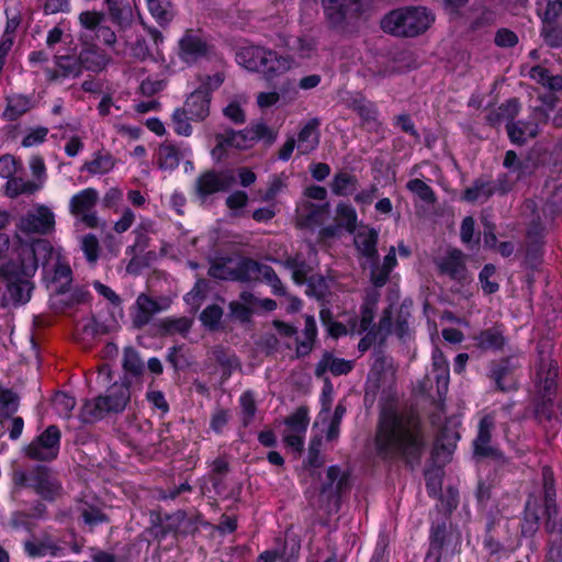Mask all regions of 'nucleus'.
Returning a JSON list of instances; mask_svg holds the SVG:
<instances>
[{
    "mask_svg": "<svg viewBox=\"0 0 562 562\" xmlns=\"http://www.w3.org/2000/svg\"><path fill=\"white\" fill-rule=\"evenodd\" d=\"M506 130L510 140L515 144H524L538 134V125L533 121L508 122Z\"/></svg>",
    "mask_w": 562,
    "mask_h": 562,
    "instance_id": "7c9ffc66",
    "label": "nucleus"
},
{
    "mask_svg": "<svg viewBox=\"0 0 562 562\" xmlns=\"http://www.w3.org/2000/svg\"><path fill=\"white\" fill-rule=\"evenodd\" d=\"M268 57L269 49L256 45L244 46L236 54L237 63L250 71H261Z\"/></svg>",
    "mask_w": 562,
    "mask_h": 562,
    "instance_id": "4be33fe9",
    "label": "nucleus"
},
{
    "mask_svg": "<svg viewBox=\"0 0 562 562\" xmlns=\"http://www.w3.org/2000/svg\"><path fill=\"white\" fill-rule=\"evenodd\" d=\"M317 335V327L313 316L305 317V326L303 330V339L296 342V356L305 357L312 349Z\"/></svg>",
    "mask_w": 562,
    "mask_h": 562,
    "instance_id": "c9c22d12",
    "label": "nucleus"
},
{
    "mask_svg": "<svg viewBox=\"0 0 562 562\" xmlns=\"http://www.w3.org/2000/svg\"><path fill=\"white\" fill-rule=\"evenodd\" d=\"M79 243L87 260L90 262H95L100 252V246L97 236L93 234H86L80 237Z\"/></svg>",
    "mask_w": 562,
    "mask_h": 562,
    "instance_id": "864d4df0",
    "label": "nucleus"
},
{
    "mask_svg": "<svg viewBox=\"0 0 562 562\" xmlns=\"http://www.w3.org/2000/svg\"><path fill=\"white\" fill-rule=\"evenodd\" d=\"M75 406L76 398L67 393L58 392L53 398V407L60 417L69 418Z\"/></svg>",
    "mask_w": 562,
    "mask_h": 562,
    "instance_id": "3c124183",
    "label": "nucleus"
},
{
    "mask_svg": "<svg viewBox=\"0 0 562 562\" xmlns=\"http://www.w3.org/2000/svg\"><path fill=\"white\" fill-rule=\"evenodd\" d=\"M252 143L265 139L268 143L274 142L277 134L265 123H257L248 127Z\"/></svg>",
    "mask_w": 562,
    "mask_h": 562,
    "instance_id": "69168bd1",
    "label": "nucleus"
},
{
    "mask_svg": "<svg viewBox=\"0 0 562 562\" xmlns=\"http://www.w3.org/2000/svg\"><path fill=\"white\" fill-rule=\"evenodd\" d=\"M45 74L47 80L56 82L78 77L81 74L79 57L58 56L55 60V67H47Z\"/></svg>",
    "mask_w": 562,
    "mask_h": 562,
    "instance_id": "412c9836",
    "label": "nucleus"
},
{
    "mask_svg": "<svg viewBox=\"0 0 562 562\" xmlns=\"http://www.w3.org/2000/svg\"><path fill=\"white\" fill-rule=\"evenodd\" d=\"M284 46L301 58L311 57L316 49V43L311 37H288Z\"/></svg>",
    "mask_w": 562,
    "mask_h": 562,
    "instance_id": "a19ab883",
    "label": "nucleus"
},
{
    "mask_svg": "<svg viewBox=\"0 0 562 562\" xmlns=\"http://www.w3.org/2000/svg\"><path fill=\"white\" fill-rule=\"evenodd\" d=\"M494 193L491 182L475 181L463 194V200L468 202H485Z\"/></svg>",
    "mask_w": 562,
    "mask_h": 562,
    "instance_id": "a18cd8bd",
    "label": "nucleus"
},
{
    "mask_svg": "<svg viewBox=\"0 0 562 562\" xmlns=\"http://www.w3.org/2000/svg\"><path fill=\"white\" fill-rule=\"evenodd\" d=\"M406 188L425 203L432 204L436 202L434 190L420 179L409 180Z\"/></svg>",
    "mask_w": 562,
    "mask_h": 562,
    "instance_id": "603ef678",
    "label": "nucleus"
},
{
    "mask_svg": "<svg viewBox=\"0 0 562 562\" xmlns=\"http://www.w3.org/2000/svg\"><path fill=\"white\" fill-rule=\"evenodd\" d=\"M190 153L188 147L180 148L172 144H162L157 153L158 166L164 170H175L179 166L180 160Z\"/></svg>",
    "mask_w": 562,
    "mask_h": 562,
    "instance_id": "a878e982",
    "label": "nucleus"
},
{
    "mask_svg": "<svg viewBox=\"0 0 562 562\" xmlns=\"http://www.w3.org/2000/svg\"><path fill=\"white\" fill-rule=\"evenodd\" d=\"M380 300V292L376 289L368 290L361 306V318L350 324L352 334L361 335L373 327L376 304Z\"/></svg>",
    "mask_w": 562,
    "mask_h": 562,
    "instance_id": "6ab92c4d",
    "label": "nucleus"
},
{
    "mask_svg": "<svg viewBox=\"0 0 562 562\" xmlns=\"http://www.w3.org/2000/svg\"><path fill=\"white\" fill-rule=\"evenodd\" d=\"M38 263L42 262L44 278L52 282L61 281L68 283L71 279V269L68 265L61 262L49 245V251L45 255H37Z\"/></svg>",
    "mask_w": 562,
    "mask_h": 562,
    "instance_id": "a211bd4d",
    "label": "nucleus"
},
{
    "mask_svg": "<svg viewBox=\"0 0 562 562\" xmlns=\"http://www.w3.org/2000/svg\"><path fill=\"white\" fill-rule=\"evenodd\" d=\"M131 387L126 381L114 382L102 395L87 400L80 411L83 423H94L108 414L123 412L131 402Z\"/></svg>",
    "mask_w": 562,
    "mask_h": 562,
    "instance_id": "20e7f679",
    "label": "nucleus"
},
{
    "mask_svg": "<svg viewBox=\"0 0 562 562\" xmlns=\"http://www.w3.org/2000/svg\"><path fill=\"white\" fill-rule=\"evenodd\" d=\"M224 79L222 72L199 77V86L188 95L182 106L192 121L201 122L209 116L212 92L222 86Z\"/></svg>",
    "mask_w": 562,
    "mask_h": 562,
    "instance_id": "0eeeda50",
    "label": "nucleus"
},
{
    "mask_svg": "<svg viewBox=\"0 0 562 562\" xmlns=\"http://www.w3.org/2000/svg\"><path fill=\"white\" fill-rule=\"evenodd\" d=\"M32 106L31 100L25 95H12L7 99V108L3 116L9 121H14L26 113Z\"/></svg>",
    "mask_w": 562,
    "mask_h": 562,
    "instance_id": "4c0bfd02",
    "label": "nucleus"
},
{
    "mask_svg": "<svg viewBox=\"0 0 562 562\" xmlns=\"http://www.w3.org/2000/svg\"><path fill=\"white\" fill-rule=\"evenodd\" d=\"M41 190V183H34L32 180H24L19 177H12L4 184V193L9 198H16L22 194H33Z\"/></svg>",
    "mask_w": 562,
    "mask_h": 562,
    "instance_id": "f704fd0d",
    "label": "nucleus"
},
{
    "mask_svg": "<svg viewBox=\"0 0 562 562\" xmlns=\"http://www.w3.org/2000/svg\"><path fill=\"white\" fill-rule=\"evenodd\" d=\"M47 251V240L20 243L10 250L9 261L0 268V308L29 302L32 291L29 279L38 269L37 255H45Z\"/></svg>",
    "mask_w": 562,
    "mask_h": 562,
    "instance_id": "f257e3e1",
    "label": "nucleus"
},
{
    "mask_svg": "<svg viewBox=\"0 0 562 562\" xmlns=\"http://www.w3.org/2000/svg\"><path fill=\"white\" fill-rule=\"evenodd\" d=\"M122 40L125 43L126 48L130 50L128 55L136 60H145L150 56L149 48L145 38L136 37L132 41V36L128 34H122Z\"/></svg>",
    "mask_w": 562,
    "mask_h": 562,
    "instance_id": "49530a36",
    "label": "nucleus"
},
{
    "mask_svg": "<svg viewBox=\"0 0 562 562\" xmlns=\"http://www.w3.org/2000/svg\"><path fill=\"white\" fill-rule=\"evenodd\" d=\"M5 14L7 25L2 38L0 40V54L4 56L10 50L13 44L14 33L20 25V15L16 10L7 9Z\"/></svg>",
    "mask_w": 562,
    "mask_h": 562,
    "instance_id": "e433bc0d",
    "label": "nucleus"
},
{
    "mask_svg": "<svg viewBox=\"0 0 562 562\" xmlns=\"http://www.w3.org/2000/svg\"><path fill=\"white\" fill-rule=\"evenodd\" d=\"M30 170L33 176V182L34 183H41V189L44 187L47 173H46V166L44 162V159L41 156H32L30 159Z\"/></svg>",
    "mask_w": 562,
    "mask_h": 562,
    "instance_id": "680f3d73",
    "label": "nucleus"
},
{
    "mask_svg": "<svg viewBox=\"0 0 562 562\" xmlns=\"http://www.w3.org/2000/svg\"><path fill=\"white\" fill-rule=\"evenodd\" d=\"M247 258L241 259H225L222 261H216L211 265L209 269V274L212 278L222 279V280H232V281H245Z\"/></svg>",
    "mask_w": 562,
    "mask_h": 562,
    "instance_id": "aec40b11",
    "label": "nucleus"
},
{
    "mask_svg": "<svg viewBox=\"0 0 562 562\" xmlns=\"http://www.w3.org/2000/svg\"><path fill=\"white\" fill-rule=\"evenodd\" d=\"M55 227V214L45 205H37L33 210L29 211L24 216L20 218L18 224V233L12 244L14 249L20 243L32 244L35 240H42L35 238L31 240H24L22 235L40 234L45 235L54 231Z\"/></svg>",
    "mask_w": 562,
    "mask_h": 562,
    "instance_id": "1a4fd4ad",
    "label": "nucleus"
},
{
    "mask_svg": "<svg viewBox=\"0 0 562 562\" xmlns=\"http://www.w3.org/2000/svg\"><path fill=\"white\" fill-rule=\"evenodd\" d=\"M100 194L94 188H86L69 199L68 210L75 218V225H82L85 228H98L102 226V222L98 216L97 205Z\"/></svg>",
    "mask_w": 562,
    "mask_h": 562,
    "instance_id": "6e6552de",
    "label": "nucleus"
},
{
    "mask_svg": "<svg viewBox=\"0 0 562 562\" xmlns=\"http://www.w3.org/2000/svg\"><path fill=\"white\" fill-rule=\"evenodd\" d=\"M13 495H18L22 488L31 487L44 499L53 501L60 493V484L44 467H36L30 473L16 470L13 473Z\"/></svg>",
    "mask_w": 562,
    "mask_h": 562,
    "instance_id": "423d86ee",
    "label": "nucleus"
},
{
    "mask_svg": "<svg viewBox=\"0 0 562 562\" xmlns=\"http://www.w3.org/2000/svg\"><path fill=\"white\" fill-rule=\"evenodd\" d=\"M352 109L360 115L366 124H375L378 119V110L375 105L366 99H356L352 102Z\"/></svg>",
    "mask_w": 562,
    "mask_h": 562,
    "instance_id": "8fccbe9b",
    "label": "nucleus"
},
{
    "mask_svg": "<svg viewBox=\"0 0 562 562\" xmlns=\"http://www.w3.org/2000/svg\"><path fill=\"white\" fill-rule=\"evenodd\" d=\"M375 445L378 452L385 458L417 459L423 449L417 419L393 411L383 412Z\"/></svg>",
    "mask_w": 562,
    "mask_h": 562,
    "instance_id": "f03ea898",
    "label": "nucleus"
},
{
    "mask_svg": "<svg viewBox=\"0 0 562 562\" xmlns=\"http://www.w3.org/2000/svg\"><path fill=\"white\" fill-rule=\"evenodd\" d=\"M288 265L292 272V278L295 283L302 284L307 280V276L311 272V267L302 260L294 258L288 261Z\"/></svg>",
    "mask_w": 562,
    "mask_h": 562,
    "instance_id": "0e129e2a",
    "label": "nucleus"
},
{
    "mask_svg": "<svg viewBox=\"0 0 562 562\" xmlns=\"http://www.w3.org/2000/svg\"><path fill=\"white\" fill-rule=\"evenodd\" d=\"M378 232L372 228L360 229L355 236L357 249L367 258L373 259L376 256Z\"/></svg>",
    "mask_w": 562,
    "mask_h": 562,
    "instance_id": "473e14b6",
    "label": "nucleus"
},
{
    "mask_svg": "<svg viewBox=\"0 0 562 562\" xmlns=\"http://www.w3.org/2000/svg\"><path fill=\"white\" fill-rule=\"evenodd\" d=\"M550 535L547 562H562V515L559 520L546 522Z\"/></svg>",
    "mask_w": 562,
    "mask_h": 562,
    "instance_id": "c756f323",
    "label": "nucleus"
},
{
    "mask_svg": "<svg viewBox=\"0 0 562 562\" xmlns=\"http://www.w3.org/2000/svg\"><path fill=\"white\" fill-rule=\"evenodd\" d=\"M206 43L192 31H187L179 40L178 58L187 66L195 64L206 54Z\"/></svg>",
    "mask_w": 562,
    "mask_h": 562,
    "instance_id": "dca6fc26",
    "label": "nucleus"
},
{
    "mask_svg": "<svg viewBox=\"0 0 562 562\" xmlns=\"http://www.w3.org/2000/svg\"><path fill=\"white\" fill-rule=\"evenodd\" d=\"M103 19L104 15L95 11H85L79 15L80 25L85 30L93 32H97L98 27L101 26Z\"/></svg>",
    "mask_w": 562,
    "mask_h": 562,
    "instance_id": "e2e57ef3",
    "label": "nucleus"
},
{
    "mask_svg": "<svg viewBox=\"0 0 562 562\" xmlns=\"http://www.w3.org/2000/svg\"><path fill=\"white\" fill-rule=\"evenodd\" d=\"M357 183L355 176L348 172H338L331 181V192L339 196L350 195L357 190Z\"/></svg>",
    "mask_w": 562,
    "mask_h": 562,
    "instance_id": "ea45409f",
    "label": "nucleus"
},
{
    "mask_svg": "<svg viewBox=\"0 0 562 562\" xmlns=\"http://www.w3.org/2000/svg\"><path fill=\"white\" fill-rule=\"evenodd\" d=\"M537 5L543 22L562 25V0H539Z\"/></svg>",
    "mask_w": 562,
    "mask_h": 562,
    "instance_id": "58836bf2",
    "label": "nucleus"
},
{
    "mask_svg": "<svg viewBox=\"0 0 562 562\" xmlns=\"http://www.w3.org/2000/svg\"><path fill=\"white\" fill-rule=\"evenodd\" d=\"M435 22L434 12L424 5H406L391 10L380 22L381 29L396 37L424 34Z\"/></svg>",
    "mask_w": 562,
    "mask_h": 562,
    "instance_id": "7ed1b4c3",
    "label": "nucleus"
},
{
    "mask_svg": "<svg viewBox=\"0 0 562 562\" xmlns=\"http://www.w3.org/2000/svg\"><path fill=\"white\" fill-rule=\"evenodd\" d=\"M240 407L244 414V424L248 425L256 413V403L254 394L249 391L244 392L239 398Z\"/></svg>",
    "mask_w": 562,
    "mask_h": 562,
    "instance_id": "338daca9",
    "label": "nucleus"
},
{
    "mask_svg": "<svg viewBox=\"0 0 562 562\" xmlns=\"http://www.w3.org/2000/svg\"><path fill=\"white\" fill-rule=\"evenodd\" d=\"M293 60L290 57L279 56L276 52L269 49L267 65L262 67L261 72L267 79L284 74L292 67Z\"/></svg>",
    "mask_w": 562,
    "mask_h": 562,
    "instance_id": "72a5a7b5",
    "label": "nucleus"
},
{
    "mask_svg": "<svg viewBox=\"0 0 562 562\" xmlns=\"http://www.w3.org/2000/svg\"><path fill=\"white\" fill-rule=\"evenodd\" d=\"M1 427L9 432L11 440H18L24 428V420L20 416H5L0 418Z\"/></svg>",
    "mask_w": 562,
    "mask_h": 562,
    "instance_id": "4d7b16f0",
    "label": "nucleus"
},
{
    "mask_svg": "<svg viewBox=\"0 0 562 562\" xmlns=\"http://www.w3.org/2000/svg\"><path fill=\"white\" fill-rule=\"evenodd\" d=\"M60 446V431L56 426H48L38 437L24 447L27 458L50 461L57 458Z\"/></svg>",
    "mask_w": 562,
    "mask_h": 562,
    "instance_id": "9b49d317",
    "label": "nucleus"
},
{
    "mask_svg": "<svg viewBox=\"0 0 562 562\" xmlns=\"http://www.w3.org/2000/svg\"><path fill=\"white\" fill-rule=\"evenodd\" d=\"M245 267L247 270L245 274V281L262 280L268 283L271 278L276 276L274 270L270 266L259 263L251 259H247Z\"/></svg>",
    "mask_w": 562,
    "mask_h": 562,
    "instance_id": "37998d69",
    "label": "nucleus"
},
{
    "mask_svg": "<svg viewBox=\"0 0 562 562\" xmlns=\"http://www.w3.org/2000/svg\"><path fill=\"white\" fill-rule=\"evenodd\" d=\"M542 484H543V497L544 506L547 512V521L559 520L561 516L558 515V508L555 505V483L553 471L549 467L542 469Z\"/></svg>",
    "mask_w": 562,
    "mask_h": 562,
    "instance_id": "bb28decb",
    "label": "nucleus"
},
{
    "mask_svg": "<svg viewBox=\"0 0 562 562\" xmlns=\"http://www.w3.org/2000/svg\"><path fill=\"white\" fill-rule=\"evenodd\" d=\"M223 315V310L217 305H210L206 308L203 310V312L200 315V319L203 323V325L214 328L218 325L221 318Z\"/></svg>",
    "mask_w": 562,
    "mask_h": 562,
    "instance_id": "774afa93",
    "label": "nucleus"
},
{
    "mask_svg": "<svg viewBox=\"0 0 562 562\" xmlns=\"http://www.w3.org/2000/svg\"><path fill=\"white\" fill-rule=\"evenodd\" d=\"M234 182L235 178L231 171H206L196 179L195 190L200 196L205 198L226 190Z\"/></svg>",
    "mask_w": 562,
    "mask_h": 562,
    "instance_id": "2eb2a0df",
    "label": "nucleus"
},
{
    "mask_svg": "<svg viewBox=\"0 0 562 562\" xmlns=\"http://www.w3.org/2000/svg\"><path fill=\"white\" fill-rule=\"evenodd\" d=\"M147 8L153 18L159 24H167L173 18V9L170 0H146Z\"/></svg>",
    "mask_w": 562,
    "mask_h": 562,
    "instance_id": "79ce46f5",
    "label": "nucleus"
},
{
    "mask_svg": "<svg viewBox=\"0 0 562 562\" xmlns=\"http://www.w3.org/2000/svg\"><path fill=\"white\" fill-rule=\"evenodd\" d=\"M495 426L493 415H485L479 423L477 436L473 441L474 454L480 457H490L495 454V449L490 445L492 430Z\"/></svg>",
    "mask_w": 562,
    "mask_h": 562,
    "instance_id": "5701e85b",
    "label": "nucleus"
},
{
    "mask_svg": "<svg viewBox=\"0 0 562 562\" xmlns=\"http://www.w3.org/2000/svg\"><path fill=\"white\" fill-rule=\"evenodd\" d=\"M321 5L327 27L345 34L369 9V0H321Z\"/></svg>",
    "mask_w": 562,
    "mask_h": 562,
    "instance_id": "39448f33",
    "label": "nucleus"
},
{
    "mask_svg": "<svg viewBox=\"0 0 562 562\" xmlns=\"http://www.w3.org/2000/svg\"><path fill=\"white\" fill-rule=\"evenodd\" d=\"M352 368V361L336 358L331 353L326 352L316 364L315 374L321 378L329 371L334 375H342L349 373Z\"/></svg>",
    "mask_w": 562,
    "mask_h": 562,
    "instance_id": "cd10ccee",
    "label": "nucleus"
},
{
    "mask_svg": "<svg viewBox=\"0 0 562 562\" xmlns=\"http://www.w3.org/2000/svg\"><path fill=\"white\" fill-rule=\"evenodd\" d=\"M337 218L349 232H352L356 228L357 213L351 205L344 203L339 204L337 206Z\"/></svg>",
    "mask_w": 562,
    "mask_h": 562,
    "instance_id": "bf43d9fd",
    "label": "nucleus"
},
{
    "mask_svg": "<svg viewBox=\"0 0 562 562\" xmlns=\"http://www.w3.org/2000/svg\"><path fill=\"white\" fill-rule=\"evenodd\" d=\"M504 166L513 173H516L517 179L526 176L529 172V165L527 161L518 159L513 150L506 151Z\"/></svg>",
    "mask_w": 562,
    "mask_h": 562,
    "instance_id": "13d9d810",
    "label": "nucleus"
},
{
    "mask_svg": "<svg viewBox=\"0 0 562 562\" xmlns=\"http://www.w3.org/2000/svg\"><path fill=\"white\" fill-rule=\"evenodd\" d=\"M78 57L81 69L85 68L93 72L104 70L112 63L111 56L97 46L82 49Z\"/></svg>",
    "mask_w": 562,
    "mask_h": 562,
    "instance_id": "393cba45",
    "label": "nucleus"
},
{
    "mask_svg": "<svg viewBox=\"0 0 562 562\" xmlns=\"http://www.w3.org/2000/svg\"><path fill=\"white\" fill-rule=\"evenodd\" d=\"M436 265L440 273L453 280L461 281L467 278L465 256L459 249H448L443 256L436 260Z\"/></svg>",
    "mask_w": 562,
    "mask_h": 562,
    "instance_id": "f3484780",
    "label": "nucleus"
},
{
    "mask_svg": "<svg viewBox=\"0 0 562 562\" xmlns=\"http://www.w3.org/2000/svg\"><path fill=\"white\" fill-rule=\"evenodd\" d=\"M190 114L183 108H177L171 115V124L176 134L180 136H190L192 134V126L190 124Z\"/></svg>",
    "mask_w": 562,
    "mask_h": 562,
    "instance_id": "de8ad7c7",
    "label": "nucleus"
},
{
    "mask_svg": "<svg viewBox=\"0 0 562 562\" xmlns=\"http://www.w3.org/2000/svg\"><path fill=\"white\" fill-rule=\"evenodd\" d=\"M109 13L112 21L119 25L123 34H127L126 32L132 25L134 19L132 7L127 3L113 5L109 9Z\"/></svg>",
    "mask_w": 562,
    "mask_h": 562,
    "instance_id": "c03bdc74",
    "label": "nucleus"
},
{
    "mask_svg": "<svg viewBox=\"0 0 562 562\" xmlns=\"http://www.w3.org/2000/svg\"><path fill=\"white\" fill-rule=\"evenodd\" d=\"M308 422L305 407L297 408L284 420L285 428L282 431V438L285 446L293 452L300 453L303 450Z\"/></svg>",
    "mask_w": 562,
    "mask_h": 562,
    "instance_id": "f8f14e48",
    "label": "nucleus"
},
{
    "mask_svg": "<svg viewBox=\"0 0 562 562\" xmlns=\"http://www.w3.org/2000/svg\"><path fill=\"white\" fill-rule=\"evenodd\" d=\"M327 212V204L316 206L314 204H306L300 209V217L302 224L311 226L318 224L323 221L324 214Z\"/></svg>",
    "mask_w": 562,
    "mask_h": 562,
    "instance_id": "09e8293b",
    "label": "nucleus"
},
{
    "mask_svg": "<svg viewBox=\"0 0 562 562\" xmlns=\"http://www.w3.org/2000/svg\"><path fill=\"white\" fill-rule=\"evenodd\" d=\"M541 34L549 46H562V25L553 22H543Z\"/></svg>",
    "mask_w": 562,
    "mask_h": 562,
    "instance_id": "6e6d98bb",
    "label": "nucleus"
},
{
    "mask_svg": "<svg viewBox=\"0 0 562 562\" xmlns=\"http://www.w3.org/2000/svg\"><path fill=\"white\" fill-rule=\"evenodd\" d=\"M321 122L318 119L308 120L299 131L297 137H289L279 150V159L288 161L294 149H297L299 155H306L315 150L319 144Z\"/></svg>",
    "mask_w": 562,
    "mask_h": 562,
    "instance_id": "9d476101",
    "label": "nucleus"
},
{
    "mask_svg": "<svg viewBox=\"0 0 562 562\" xmlns=\"http://www.w3.org/2000/svg\"><path fill=\"white\" fill-rule=\"evenodd\" d=\"M216 145L212 150V156L216 160H221L228 149H247L254 143L248 127L243 131L227 130L215 136Z\"/></svg>",
    "mask_w": 562,
    "mask_h": 562,
    "instance_id": "ddd939ff",
    "label": "nucleus"
},
{
    "mask_svg": "<svg viewBox=\"0 0 562 562\" xmlns=\"http://www.w3.org/2000/svg\"><path fill=\"white\" fill-rule=\"evenodd\" d=\"M116 166L115 157L106 150H97L89 160H86L81 167V172H87L91 177L104 176L110 173Z\"/></svg>",
    "mask_w": 562,
    "mask_h": 562,
    "instance_id": "b1692460",
    "label": "nucleus"
},
{
    "mask_svg": "<svg viewBox=\"0 0 562 562\" xmlns=\"http://www.w3.org/2000/svg\"><path fill=\"white\" fill-rule=\"evenodd\" d=\"M18 407V396L12 391L0 387V418L13 415Z\"/></svg>",
    "mask_w": 562,
    "mask_h": 562,
    "instance_id": "5fc2aeb1",
    "label": "nucleus"
},
{
    "mask_svg": "<svg viewBox=\"0 0 562 562\" xmlns=\"http://www.w3.org/2000/svg\"><path fill=\"white\" fill-rule=\"evenodd\" d=\"M474 340L482 350L498 351L506 345L504 330L501 326H493L480 331L474 337Z\"/></svg>",
    "mask_w": 562,
    "mask_h": 562,
    "instance_id": "c85d7f7f",
    "label": "nucleus"
},
{
    "mask_svg": "<svg viewBox=\"0 0 562 562\" xmlns=\"http://www.w3.org/2000/svg\"><path fill=\"white\" fill-rule=\"evenodd\" d=\"M166 308L167 304L161 305L158 301L142 293L130 308L131 321L134 327L142 328L147 325L156 314Z\"/></svg>",
    "mask_w": 562,
    "mask_h": 562,
    "instance_id": "4468645a",
    "label": "nucleus"
},
{
    "mask_svg": "<svg viewBox=\"0 0 562 562\" xmlns=\"http://www.w3.org/2000/svg\"><path fill=\"white\" fill-rule=\"evenodd\" d=\"M558 367L551 360L541 357L539 368L537 370V382L542 386L543 391L550 395L557 386Z\"/></svg>",
    "mask_w": 562,
    "mask_h": 562,
    "instance_id": "2f4dec72",
    "label": "nucleus"
},
{
    "mask_svg": "<svg viewBox=\"0 0 562 562\" xmlns=\"http://www.w3.org/2000/svg\"><path fill=\"white\" fill-rule=\"evenodd\" d=\"M123 367L127 372L138 375L144 370V362L137 351L132 348H126L124 351Z\"/></svg>",
    "mask_w": 562,
    "mask_h": 562,
    "instance_id": "052dcab7",
    "label": "nucleus"
}]
</instances>
